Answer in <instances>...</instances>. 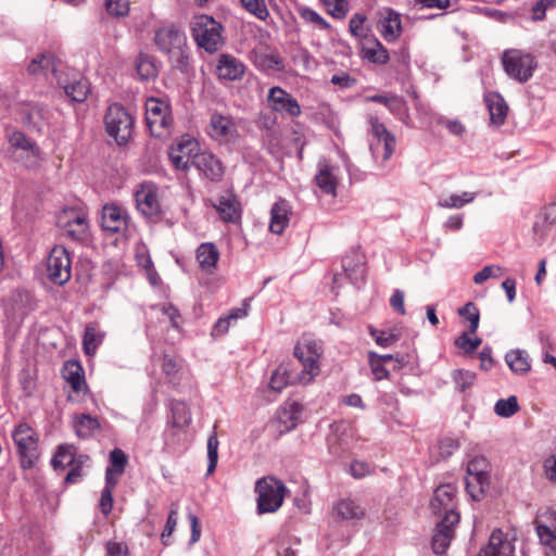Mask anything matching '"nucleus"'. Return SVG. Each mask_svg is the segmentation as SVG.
Returning a JSON list of instances; mask_svg holds the SVG:
<instances>
[{
	"label": "nucleus",
	"mask_w": 556,
	"mask_h": 556,
	"mask_svg": "<svg viewBox=\"0 0 556 556\" xmlns=\"http://www.w3.org/2000/svg\"><path fill=\"white\" fill-rule=\"evenodd\" d=\"M154 43L164 54L168 56L172 66L181 73H189L191 70V58L187 47L185 33L172 24L160 27L154 34Z\"/></svg>",
	"instance_id": "obj_1"
},
{
	"label": "nucleus",
	"mask_w": 556,
	"mask_h": 556,
	"mask_svg": "<svg viewBox=\"0 0 556 556\" xmlns=\"http://www.w3.org/2000/svg\"><path fill=\"white\" fill-rule=\"evenodd\" d=\"M296 363H289L292 369L301 377L302 382H309L319 374V358L321 346L311 339H302L294 346Z\"/></svg>",
	"instance_id": "obj_2"
},
{
	"label": "nucleus",
	"mask_w": 556,
	"mask_h": 556,
	"mask_svg": "<svg viewBox=\"0 0 556 556\" xmlns=\"http://www.w3.org/2000/svg\"><path fill=\"white\" fill-rule=\"evenodd\" d=\"M466 491L473 501H481L491 484V464L486 457L476 455L467 463Z\"/></svg>",
	"instance_id": "obj_3"
},
{
	"label": "nucleus",
	"mask_w": 556,
	"mask_h": 556,
	"mask_svg": "<svg viewBox=\"0 0 556 556\" xmlns=\"http://www.w3.org/2000/svg\"><path fill=\"white\" fill-rule=\"evenodd\" d=\"M255 492L257 514L263 515L275 513L281 507L288 489L281 480L267 476L256 481Z\"/></svg>",
	"instance_id": "obj_4"
},
{
	"label": "nucleus",
	"mask_w": 556,
	"mask_h": 556,
	"mask_svg": "<svg viewBox=\"0 0 556 556\" xmlns=\"http://www.w3.org/2000/svg\"><path fill=\"white\" fill-rule=\"evenodd\" d=\"M12 439L16 445L21 468L31 469L39 460V437L28 424L21 422L12 431Z\"/></svg>",
	"instance_id": "obj_5"
},
{
	"label": "nucleus",
	"mask_w": 556,
	"mask_h": 556,
	"mask_svg": "<svg viewBox=\"0 0 556 556\" xmlns=\"http://www.w3.org/2000/svg\"><path fill=\"white\" fill-rule=\"evenodd\" d=\"M502 64L507 76L520 84L529 81L538 68L535 56L520 49L505 50Z\"/></svg>",
	"instance_id": "obj_6"
},
{
	"label": "nucleus",
	"mask_w": 556,
	"mask_h": 556,
	"mask_svg": "<svg viewBox=\"0 0 556 556\" xmlns=\"http://www.w3.org/2000/svg\"><path fill=\"white\" fill-rule=\"evenodd\" d=\"M191 30L198 47L208 53H215L224 46L223 25L210 15L197 16Z\"/></svg>",
	"instance_id": "obj_7"
},
{
	"label": "nucleus",
	"mask_w": 556,
	"mask_h": 556,
	"mask_svg": "<svg viewBox=\"0 0 556 556\" xmlns=\"http://www.w3.org/2000/svg\"><path fill=\"white\" fill-rule=\"evenodd\" d=\"M104 125L108 135L125 146L132 137L135 119L122 104L113 103L106 110Z\"/></svg>",
	"instance_id": "obj_8"
},
{
	"label": "nucleus",
	"mask_w": 556,
	"mask_h": 556,
	"mask_svg": "<svg viewBox=\"0 0 556 556\" xmlns=\"http://www.w3.org/2000/svg\"><path fill=\"white\" fill-rule=\"evenodd\" d=\"M173 122L169 103L154 97L146 101V123L152 136L163 137L169 131Z\"/></svg>",
	"instance_id": "obj_9"
},
{
	"label": "nucleus",
	"mask_w": 556,
	"mask_h": 556,
	"mask_svg": "<svg viewBox=\"0 0 556 556\" xmlns=\"http://www.w3.org/2000/svg\"><path fill=\"white\" fill-rule=\"evenodd\" d=\"M157 186L150 181H143L135 191V202L138 212L150 223H159L164 216V211L159 200Z\"/></svg>",
	"instance_id": "obj_10"
},
{
	"label": "nucleus",
	"mask_w": 556,
	"mask_h": 556,
	"mask_svg": "<svg viewBox=\"0 0 556 556\" xmlns=\"http://www.w3.org/2000/svg\"><path fill=\"white\" fill-rule=\"evenodd\" d=\"M70 252L63 245H54L47 258V276L49 280L59 286L65 285L71 279Z\"/></svg>",
	"instance_id": "obj_11"
},
{
	"label": "nucleus",
	"mask_w": 556,
	"mask_h": 556,
	"mask_svg": "<svg viewBox=\"0 0 556 556\" xmlns=\"http://www.w3.org/2000/svg\"><path fill=\"white\" fill-rule=\"evenodd\" d=\"M191 165L195 167L200 176L211 182H219L225 175L223 162L211 151L195 152Z\"/></svg>",
	"instance_id": "obj_12"
},
{
	"label": "nucleus",
	"mask_w": 556,
	"mask_h": 556,
	"mask_svg": "<svg viewBox=\"0 0 556 556\" xmlns=\"http://www.w3.org/2000/svg\"><path fill=\"white\" fill-rule=\"evenodd\" d=\"M130 216L128 212L116 203H106L102 207L101 226L111 233L124 232L128 228Z\"/></svg>",
	"instance_id": "obj_13"
},
{
	"label": "nucleus",
	"mask_w": 556,
	"mask_h": 556,
	"mask_svg": "<svg viewBox=\"0 0 556 556\" xmlns=\"http://www.w3.org/2000/svg\"><path fill=\"white\" fill-rule=\"evenodd\" d=\"M338 172L339 167L331 165L326 159L318 162L314 181L323 193L337 197V188L339 186Z\"/></svg>",
	"instance_id": "obj_14"
},
{
	"label": "nucleus",
	"mask_w": 556,
	"mask_h": 556,
	"mask_svg": "<svg viewBox=\"0 0 556 556\" xmlns=\"http://www.w3.org/2000/svg\"><path fill=\"white\" fill-rule=\"evenodd\" d=\"M268 102L271 109L278 113L298 117L301 114V106L295 98L280 87L269 89Z\"/></svg>",
	"instance_id": "obj_15"
},
{
	"label": "nucleus",
	"mask_w": 556,
	"mask_h": 556,
	"mask_svg": "<svg viewBox=\"0 0 556 556\" xmlns=\"http://www.w3.org/2000/svg\"><path fill=\"white\" fill-rule=\"evenodd\" d=\"M515 546L501 529H494L478 556H514Z\"/></svg>",
	"instance_id": "obj_16"
},
{
	"label": "nucleus",
	"mask_w": 556,
	"mask_h": 556,
	"mask_svg": "<svg viewBox=\"0 0 556 556\" xmlns=\"http://www.w3.org/2000/svg\"><path fill=\"white\" fill-rule=\"evenodd\" d=\"M457 486L454 483H443L437 486L430 501L433 514H441L450 509H456Z\"/></svg>",
	"instance_id": "obj_17"
},
{
	"label": "nucleus",
	"mask_w": 556,
	"mask_h": 556,
	"mask_svg": "<svg viewBox=\"0 0 556 556\" xmlns=\"http://www.w3.org/2000/svg\"><path fill=\"white\" fill-rule=\"evenodd\" d=\"M245 72L244 64L228 53H222L216 65V75L224 80H239Z\"/></svg>",
	"instance_id": "obj_18"
},
{
	"label": "nucleus",
	"mask_w": 556,
	"mask_h": 556,
	"mask_svg": "<svg viewBox=\"0 0 556 556\" xmlns=\"http://www.w3.org/2000/svg\"><path fill=\"white\" fill-rule=\"evenodd\" d=\"M359 55L374 64L384 65L390 60L388 49L375 36L361 42Z\"/></svg>",
	"instance_id": "obj_19"
},
{
	"label": "nucleus",
	"mask_w": 556,
	"mask_h": 556,
	"mask_svg": "<svg viewBox=\"0 0 556 556\" xmlns=\"http://www.w3.org/2000/svg\"><path fill=\"white\" fill-rule=\"evenodd\" d=\"M210 135L216 140L229 141L237 135V126L230 116L213 113L210 119Z\"/></svg>",
	"instance_id": "obj_20"
},
{
	"label": "nucleus",
	"mask_w": 556,
	"mask_h": 556,
	"mask_svg": "<svg viewBox=\"0 0 556 556\" xmlns=\"http://www.w3.org/2000/svg\"><path fill=\"white\" fill-rule=\"evenodd\" d=\"M304 406L296 402H286L277 412V421L283 427L280 432H289L293 430L301 421Z\"/></svg>",
	"instance_id": "obj_21"
},
{
	"label": "nucleus",
	"mask_w": 556,
	"mask_h": 556,
	"mask_svg": "<svg viewBox=\"0 0 556 556\" xmlns=\"http://www.w3.org/2000/svg\"><path fill=\"white\" fill-rule=\"evenodd\" d=\"M220 218L226 223L236 224L241 219V208L236 195L231 192L220 195L214 205Z\"/></svg>",
	"instance_id": "obj_22"
},
{
	"label": "nucleus",
	"mask_w": 556,
	"mask_h": 556,
	"mask_svg": "<svg viewBox=\"0 0 556 556\" xmlns=\"http://www.w3.org/2000/svg\"><path fill=\"white\" fill-rule=\"evenodd\" d=\"M484 102L490 113V122L494 126H501L505 123L508 105L498 92H489L484 97Z\"/></svg>",
	"instance_id": "obj_23"
},
{
	"label": "nucleus",
	"mask_w": 556,
	"mask_h": 556,
	"mask_svg": "<svg viewBox=\"0 0 556 556\" xmlns=\"http://www.w3.org/2000/svg\"><path fill=\"white\" fill-rule=\"evenodd\" d=\"M290 206L289 203L280 199L275 202L270 208L269 230L273 233L281 235L289 224Z\"/></svg>",
	"instance_id": "obj_24"
},
{
	"label": "nucleus",
	"mask_w": 556,
	"mask_h": 556,
	"mask_svg": "<svg viewBox=\"0 0 556 556\" xmlns=\"http://www.w3.org/2000/svg\"><path fill=\"white\" fill-rule=\"evenodd\" d=\"M296 383H303L301 377L292 369L290 364H281L273 372L269 387L280 392L287 386Z\"/></svg>",
	"instance_id": "obj_25"
},
{
	"label": "nucleus",
	"mask_w": 556,
	"mask_h": 556,
	"mask_svg": "<svg viewBox=\"0 0 556 556\" xmlns=\"http://www.w3.org/2000/svg\"><path fill=\"white\" fill-rule=\"evenodd\" d=\"M20 116L24 126L40 131L45 121V109L38 103L26 104L21 106Z\"/></svg>",
	"instance_id": "obj_26"
},
{
	"label": "nucleus",
	"mask_w": 556,
	"mask_h": 556,
	"mask_svg": "<svg viewBox=\"0 0 556 556\" xmlns=\"http://www.w3.org/2000/svg\"><path fill=\"white\" fill-rule=\"evenodd\" d=\"M59 59L52 52H43L34 58L28 66L27 72L30 75H38L40 73L47 74L51 72L53 75L58 72Z\"/></svg>",
	"instance_id": "obj_27"
},
{
	"label": "nucleus",
	"mask_w": 556,
	"mask_h": 556,
	"mask_svg": "<svg viewBox=\"0 0 556 556\" xmlns=\"http://www.w3.org/2000/svg\"><path fill=\"white\" fill-rule=\"evenodd\" d=\"M381 35L388 42L395 41L401 36V15L393 9H386V16L381 20Z\"/></svg>",
	"instance_id": "obj_28"
},
{
	"label": "nucleus",
	"mask_w": 556,
	"mask_h": 556,
	"mask_svg": "<svg viewBox=\"0 0 556 556\" xmlns=\"http://www.w3.org/2000/svg\"><path fill=\"white\" fill-rule=\"evenodd\" d=\"M333 510L340 520H359L366 515L365 508L351 498L338 501Z\"/></svg>",
	"instance_id": "obj_29"
},
{
	"label": "nucleus",
	"mask_w": 556,
	"mask_h": 556,
	"mask_svg": "<svg viewBox=\"0 0 556 556\" xmlns=\"http://www.w3.org/2000/svg\"><path fill=\"white\" fill-rule=\"evenodd\" d=\"M63 377L74 392H80L86 387L85 372L78 361L70 359L64 363Z\"/></svg>",
	"instance_id": "obj_30"
},
{
	"label": "nucleus",
	"mask_w": 556,
	"mask_h": 556,
	"mask_svg": "<svg viewBox=\"0 0 556 556\" xmlns=\"http://www.w3.org/2000/svg\"><path fill=\"white\" fill-rule=\"evenodd\" d=\"M169 407L172 419L168 421V424L172 425L173 429L182 430L190 425L191 412L185 402L173 400Z\"/></svg>",
	"instance_id": "obj_31"
},
{
	"label": "nucleus",
	"mask_w": 556,
	"mask_h": 556,
	"mask_svg": "<svg viewBox=\"0 0 556 556\" xmlns=\"http://www.w3.org/2000/svg\"><path fill=\"white\" fill-rule=\"evenodd\" d=\"M71 217L65 223L66 235L73 240H83L87 235L88 222L83 213H77L73 210L70 211Z\"/></svg>",
	"instance_id": "obj_32"
},
{
	"label": "nucleus",
	"mask_w": 556,
	"mask_h": 556,
	"mask_svg": "<svg viewBox=\"0 0 556 556\" xmlns=\"http://www.w3.org/2000/svg\"><path fill=\"white\" fill-rule=\"evenodd\" d=\"M219 252L212 242L201 243L197 249V260L203 270L212 271L216 267Z\"/></svg>",
	"instance_id": "obj_33"
},
{
	"label": "nucleus",
	"mask_w": 556,
	"mask_h": 556,
	"mask_svg": "<svg viewBox=\"0 0 556 556\" xmlns=\"http://www.w3.org/2000/svg\"><path fill=\"white\" fill-rule=\"evenodd\" d=\"M74 428L78 438L88 439L99 431L101 426L97 417L81 414L75 417Z\"/></svg>",
	"instance_id": "obj_34"
},
{
	"label": "nucleus",
	"mask_w": 556,
	"mask_h": 556,
	"mask_svg": "<svg viewBox=\"0 0 556 556\" xmlns=\"http://www.w3.org/2000/svg\"><path fill=\"white\" fill-rule=\"evenodd\" d=\"M505 362L516 375H525L531 369L527 352L519 349L508 351L505 355Z\"/></svg>",
	"instance_id": "obj_35"
},
{
	"label": "nucleus",
	"mask_w": 556,
	"mask_h": 556,
	"mask_svg": "<svg viewBox=\"0 0 556 556\" xmlns=\"http://www.w3.org/2000/svg\"><path fill=\"white\" fill-rule=\"evenodd\" d=\"M110 465L105 469V480L117 481L113 476H121L124 473L128 458L125 452L118 447H115L110 452Z\"/></svg>",
	"instance_id": "obj_36"
},
{
	"label": "nucleus",
	"mask_w": 556,
	"mask_h": 556,
	"mask_svg": "<svg viewBox=\"0 0 556 556\" xmlns=\"http://www.w3.org/2000/svg\"><path fill=\"white\" fill-rule=\"evenodd\" d=\"M136 71L141 80L153 79L159 74L155 59L142 52L136 59Z\"/></svg>",
	"instance_id": "obj_37"
},
{
	"label": "nucleus",
	"mask_w": 556,
	"mask_h": 556,
	"mask_svg": "<svg viewBox=\"0 0 556 556\" xmlns=\"http://www.w3.org/2000/svg\"><path fill=\"white\" fill-rule=\"evenodd\" d=\"M74 460L75 447L70 444H61L51 459V465L55 470H64L66 467L72 466Z\"/></svg>",
	"instance_id": "obj_38"
},
{
	"label": "nucleus",
	"mask_w": 556,
	"mask_h": 556,
	"mask_svg": "<svg viewBox=\"0 0 556 556\" xmlns=\"http://www.w3.org/2000/svg\"><path fill=\"white\" fill-rule=\"evenodd\" d=\"M368 331L369 334L374 338L375 342L381 348H389L397 342L401 338V331L397 328L379 330L372 326H369Z\"/></svg>",
	"instance_id": "obj_39"
},
{
	"label": "nucleus",
	"mask_w": 556,
	"mask_h": 556,
	"mask_svg": "<svg viewBox=\"0 0 556 556\" xmlns=\"http://www.w3.org/2000/svg\"><path fill=\"white\" fill-rule=\"evenodd\" d=\"M386 108L399 121H401L405 125H408V122L410 119L409 108L407 105L406 100L403 97L393 94L392 97H390V100L387 103Z\"/></svg>",
	"instance_id": "obj_40"
},
{
	"label": "nucleus",
	"mask_w": 556,
	"mask_h": 556,
	"mask_svg": "<svg viewBox=\"0 0 556 556\" xmlns=\"http://www.w3.org/2000/svg\"><path fill=\"white\" fill-rule=\"evenodd\" d=\"M64 91L75 102H84L89 92L90 85L86 78H79L64 86Z\"/></svg>",
	"instance_id": "obj_41"
},
{
	"label": "nucleus",
	"mask_w": 556,
	"mask_h": 556,
	"mask_svg": "<svg viewBox=\"0 0 556 556\" xmlns=\"http://www.w3.org/2000/svg\"><path fill=\"white\" fill-rule=\"evenodd\" d=\"M102 339L103 334L98 330V326L96 324L87 325L83 338V346L85 353L87 355L94 354Z\"/></svg>",
	"instance_id": "obj_42"
},
{
	"label": "nucleus",
	"mask_w": 556,
	"mask_h": 556,
	"mask_svg": "<svg viewBox=\"0 0 556 556\" xmlns=\"http://www.w3.org/2000/svg\"><path fill=\"white\" fill-rule=\"evenodd\" d=\"M9 143L12 148L30 151L34 156H38L40 148L36 142L29 140L23 131H14L9 137Z\"/></svg>",
	"instance_id": "obj_43"
},
{
	"label": "nucleus",
	"mask_w": 556,
	"mask_h": 556,
	"mask_svg": "<svg viewBox=\"0 0 556 556\" xmlns=\"http://www.w3.org/2000/svg\"><path fill=\"white\" fill-rule=\"evenodd\" d=\"M457 314L469 321V333H476L479 328L480 312L473 302H467L457 309Z\"/></svg>",
	"instance_id": "obj_44"
},
{
	"label": "nucleus",
	"mask_w": 556,
	"mask_h": 556,
	"mask_svg": "<svg viewBox=\"0 0 556 556\" xmlns=\"http://www.w3.org/2000/svg\"><path fill=\"white\" fill-rule=\"evenodd\" d=\"M520 409L518 400L515 395L507 399H500L494 406V412L497 416L508 418L515 415Z\"/></svg>",
	"instance_id": "obj_45"
},
{
	"label": "nucleus",
	"mask_w": 556,
	"mask_h": 556,
	"mask_svg": "<svg viewBox=\"0 0 556 556\" xmlns=\"http://www.w3.org/2000/svg\"><path fill=\"white\" fill-rule=\"evenodd\" d=\"M476 198L475 192H463L462 194H451L438 202L439 206L446 208H460L471 203Z\"/></svg>",
	"instance_id": "obj_46"
},
{
	"label": "nucleus",
	"mask_w": 556,
	"mask_h": 556,
	"mask_svg": "<svg viewBox=\"0 0 556 556\" xmlns=\"http://www.w3.org/2000/svg\"><path fill=\"white\" fill-rule=\"evenodd\" d=\"M454 532H447L435 528L431 542L433 552L437 555L444 554L454 539Z\"/></svg>",
	"instance_id": "obj_47"
},
{
	"label": "nucleus",
	"mask_w": 556,
	"mask_h": 556,
	"mask_svg": "<svg viewBox=\"0 0 556 556\" xmlns=\"http://www.w3.org/2000/svg\"><path fill=\"white\" fill-rule=\"evenodd\" d=\"M469 329L467 331H464L462 334H459L455 341L454 344L463 350V352L467 355L473 354L476 350L479 348V345L482 343L481 338L476 337L471 339L469 336Z\"/></svg>",
	"instance_id": "obj_48"
},
{
	"label": "nucleus",
	"mask_w": 556,
	"mask_h": 556,
	"mask_svg": "<svg viewBox=\"0 0 556 556\" xmlns=\"http://www.w3.org/2000/svg\"><path fill=\"white\" fill-rule=\"evenodd\" d=\"M452 377L459 392H465L467 389L473 386L477 378L473 371L466 369L454 370Z\"/></svg>",
	"instance_id": "obj_49"
},
{
	"label": "nucleus",
	"mask_w": 556,
	"mask_h": 556,
	"mask_svg": "<svg viewBox=\"0 0 556 556\" xmlns=\"http://www.w3.org/2000/svg\"><path fill=\"white\" fill-rule=\"evenodd\" d=\"M117 484V481L105 480V486L101 491L100 508L104 516L111 514L113 508V489Z\"/></svg>",
	"instance_id": "obj_50"
},
{
	"label": "nucleus",
	"mask_w": 556,
	"mask_h": 556,
	"mask_svg": "<svg viewBox=\"0 0 556 556\" xmlns=\"http://www.w3.org/2000/svg\"><path fill=\"white\" fill-rule=\"evenodd\" d=\"M299 15L306 22L317 25L320 29H330L331 25L316 11L307 7L298 8Z\"/></svg>",
	"instance_id": "obj_51"
},
{
	"label": "nucleus",
	"mask_w": 556,
	"mask_h": 556,
	"mask_svg": "<svg viewBox=\"0 0 556 556\" xmlns=\"http://www.w3.org/2000/svg\"><path fill=\"white\" fill-rule=\"evenodd\" d=\"M104 8L111 16L124 17L129 14L130 2L129 0H104Z\"/></svg>",
	"instance_id": "obj_52"
},
{
	"label": "nucleus",
	"mask_w": 556,
	"mask_h": 556,
	"mask_svg": "<svg viewBox=\"0 0 556 556\" xmlns=\"http://www.w3.org/2000/svg\"><path fill=\"white\" fill-rule=\"evenodd\" d=\"M326 8L328 13L338 20H342L349 12V3L346 0H319Z\"/></svg>",
	"instance_id": "obj_53"
},
{
	"label": "nucleus",
	"mask_w": 556,
	"mask_h": 556,
	"mask_svg": "<svg viewBox=\"0 0 556 556\" xmlns=\"http://www.w3.org/2000/svg\"><path fill=\"white\" fill-rule=\"evenodd\" d=\"M218 439L216 432H213L207 439V475L214 472L218 462Z\"/></svg>",
	"instance_id": "obj_54"
},
{
	"label": "nucleus",
	"mask_w": 556,
	"mask_h": 556,
	"mask_svg": "<svg viewBox=\"0 0 556 556\" xmlns=\"http://www.w3.org/2000/svg\"><path fill=\"white\" fill-rule=\"evenodd\" d=\"M380 144H383V154H382V161H388L392 154L394 153L395 146H396V139L393 134H390L387 137H382L380 140L377 141V143L370 144V150L372 155H376V152Z\"/></svg>",
	"instance_id": "obj_55"
},
{
	"label": "nucleus",
	"mask_w": 556,
	"mask_h": 556,
	"mask_svg": "<svg viewBox=\"0 0 556 556\" xmlns=\"http://www.w3.org/2000/svg\"><path fill=\"white\" fill-rule=\"evenodd\" d=\"M170 148L185 155L186 159L190 157L191 160L195 152H200L198 141L189 137H182L175 146H172Z\"/></svg>",
	"instance_id": "obj_56"
},
{
	"label": "nucleus",
	"mask_w": 556,
	"mask_h": 556,
	"mask_svg": "<svg viewBox=\"0 0 556 556\" xmlns=\"http://www.w3.org/2000/svg\"><path fill=\"white\" fill-rule=\"evenodd\" d=\"M366 16L361 13H355L349 23V29L352 36L356 38H362V41H365L366 37H371L372 35H368L367 30L364 27V23L366 22Z\"/></svg>",
	"instance_id": "obj_57"
},
{
	"label": "nucleus",
	"mask_w": 556,
	"mask_h": 556,
	"mask_svg": "<svg viewBox=\"0 0 556 556\" xmlns=\"http://www.w3.org/2000/svg\"><path fill=\"white\" fill-rule=\"evenodd\" d=\"M243 8L255 15L257 18L265 21L269 16L268 9L264 0H240Z\"/></svg>",
	"instance_id": "obj_58"
},
{
	"label": "nucleus",
	"mask_w": 556,
	"mask_h": 556,
	"mask_svg": "<svg viewBox=\"0 0 556 556\" xmlns=\"http://www.w3.org/2000/svg\"><path fill=\"white\" fill-rule=\"evenodd\" d=\"M460 520L459 513L456 509L444 511L443 518L437 523V529L455 533V527Z\"/></svg>",
	"instance_id": "obj_59"
},
{
	"label": "nucleus",
	"mask_w": 556,
	"mask_h": 556,
	"mask_svg": "<svg viewBox=\"0 0 556 556\" xmlns=\"http://www.w3.org/2000/svg\"><path fill=\"white\" fill-rule=\"evenodd\" d=\"M342 267L346 275L350 277H352V275H357L363 271V263L357 253H354L352 256L343 257Z\"/></svg>",
	"instance_id": "obj_60"
},
{
	"label": "nucleus",
	"mask_w": 556,
	"mask_h": 556,
	"mask_svg": "<svg viewBox=\"0 0 556 556\" xmlns=\"http://www.w3.org/2000/svg\"><path fill=\"white\" fill-rule=\"evenodd\" d=\"M255 62L264 68L274 70L282 67V59L278 53L256 55Z\"/></svg>",
	"instance_id": "obj_61"
},
{
	"label": "nucleus",
	"mask_w": 556,
	"mask_h": 556,
	"mask_svg": "<svg viewBox=\"0 0 556 556\" xmlns=\"http://www.w3.org/2000/svg\"><path fill=\"white\" fill-rule=\"evenodd\" d=\"M177 526V505H173L166 520L165 528L161 534V540L164 545H168L164 538H169Z\"/></svg>",
	"instance_id": "obj_62"
},
{
	"label": "nucleus",
	"mask_w": 556,
	"mask_h": 556,
	"mask_svg": "<svg viewBox=\"0 0 556 556\" xmlns=\"http://www.w3.org/2000/svg\"><path fill=\"white\" fill-rule=\"evenodd\" d=\"M536 533L543 544L548 545L553 548L556 547V530L553 531L549 527L545 525H538Z\"/></svg>",
	"instance_id": "obj_63"
},
{
	"label": "nucleus",
	"mask_w": 556,
	"mask_h": 556,
	"mask_svg": "<svg viewBox=\"0 0 556 556\" xmlns=\"http://www.w3.org/2000/svg\"><path fill=\"white\" fill-rule=\"evenodd\" d=\"M168 157L176 169L188 170L192 166L190 157L186 159L185 155L178 153L172 148H169Z\"/></svg>",
	"instance_id": "obj_64"
}]
</instances>
